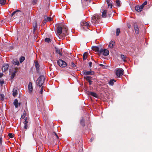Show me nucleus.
I'll list each match as a JSON object with an SVG mask.
<instances>
[{"instance_id": "obj_1", "label": "nucleus", "mask_w": 152, "mask_h": 152, "mask_svg": "<svg viewBox=\"0 0 152 152\" xmlns=\"http://www.w3.org/2000/svg\"><path fill=\"white\" fill-rule=\"evenodd\" d=\"M90 27V23L88 22H86L85 21H83L81 22V27L82 29L84 30L87 31L89 29Z\"/></svg>"}, {"instance_id": "obj_2", "label": "nucleus", "mask_w": 152, "mask_h": 152, "mask_svg": "<svg viewBox=\"0 0 152 152\" xmlns=\"http://www.w3.org/2000/svg\"><path fill=\"white\" fill-rule=\"evenodd\" d=\"M100 16L97 14H94L92 17L91 22L93 23H99L100 21Z\"/></svg>"}, {"instance_id": "obj_3", "label": "nucleus", "mask_w": 152, "mask_h": 152, "mask_svg": "<svg viewBox=\"0 0 152 152\" xmlns=\"http://www.w3.org/2000/svg\"><path fill=\"white\" fill-rule=\"evenodd\" d=\"M45 79V77L43 76H39L37 80V85L40 87L44 82Z\"/></svg>"}, {"instance_id": "obj_4", "label": "nucleus", "mask_w": 152, "mask_h": 152, "mask_svg": "<svg viewBox=\"0 0 152 152\" xmlns=\"http://www.w3.org/2000/svg\"><path fill=\"white\" fill-rule=\"evenodd\" d=\"M58 64L61 67H65L67 66L66 63L61 59H59L57 62Z\"/></svg>"}, {"instance_id": "obj_5", "label": "nucleus", "mask_w": 152, "mask_h": 152, "mask_svg": "<svg viewBox=\"0 0 152 152\" xmlns=\"http://www.w3.org/2000/svg\"><path fill=\"white\" fill-rule=\"evenodd\" d=\"M124 73V71L122 69H118L115 72V74L118 77H120Z\"/></svg>"}, {"instance_id": "obj_6", "label": "nucleus", "mask_w": 152, "mask_h": 152, "mask_svg": "<svg viewBox=\"0 0 152 152\" xmlns=\"http://www.w3.org/2000/svg\"><path fill=\"white\" fill-rule=\"evenodd\" d=\"M109 53V50L107 49H103L101 48L100 50V53L102 54L105 56L108 55Z\"/></svg>"}, {"instance_id": "obj_7", "label": "nucleus", "mask_w": 152, "mask_h": 152, "mask_svg": "<svg viewBox=\"0 0 152 152\" xmlns=\"http://www.w3.org/2000/svg\"><path fill=\"white\" fill-rule=\"evenodd\" d=\"M87 94L88 95H91L95 98H98V95L95 92L88 91H87Z\"/></svg>"}, {"instance_id": "obj_8", "label": "nucleus", "mask_w": 152, "mask_h": 152, "mask_svg": "<svg viewBox=\"0 0 152 152\" xmlns=\"http://www.w3.org/2000/svg\"><path fill=\"white\" fill-rule=\"evenodd\" d=\"M63 31V29L62 27L61 26H58L57 28V32L58 34L59 35L62 34Z\"/></svg>"}, {"instance_id": "obj_9", "label": "nucleus", "mask_w": 152, "mask_h": 152, "mask_svg": "<svg viewBox=\"0 0 152 152\" xmlns=\"http://www.w3.org/2000/svg\"><path fill=\"white\" fill-rule=\"evenodd\" d=\"M63 31V34H64V35L65 36L68 34L67 33V27L65 26L64 25L62 27Z\"/></svg>"}, {"instance_id": "obj_10", "label": "nucleus", "mask_w": 152, "mask_h": 152, "mask_svg": "<svg viewBox=\"0 0 152 152\" xmlns=\"http://www.w3.org/2000/svg\"><path fill=\"white\" fill-rule=\"evenodd\" d=\"M94 72L91 70L90 71H84L83 73V74L84 75H93L94 74Z\"/></svg>"}, {"instance_id": "obj_11", "label": "nucleus", "mask_w": 152, "mask_h": 152, "mask_svg": "<svg viewBox=\"0 0 152 152\" xmlns=\"http://www.w3.org/2000/svg\"><path fill=\"white\" fill-rule=\"evenodd\" d=\"M28 89L29 92L31 93L33 91V86L32 83L31 82H30L28 86Z\"/></svg>"}, {"instance_id": "obj_12", "label": "nucleus", "mask_w": 152, "mask_h": 152, "mask_svg": "<svg viewBox=\"0 0 152 152\" xmlns=\"http://www.w3.org/2000/svg\"><path fill=\"white\" fill-rule=\"evenodd\" d=\"M134 27L136 34H138L139 32V29L138 28V26H137V23H134Z\"/></svg>"}, {"instance_id": "obj_13", "label": "nucleus", "mask_w": 152, "mask_h": 152, "mask_svg": "<svg viewBox=\"0 0 152 152\" xmlns=\"http://www.w3.org/2000/svg\"><path fill=\"white\" fill-rule=\"evenodd\" d=\"M115 42L114 41H111L109 43L108 47L109 48H113L115 46Z\"/></svg>"}, {"instance_id": "obj_14", "label": "nucleus", "mask_w": 152, "mask_h": 152, "mask_svg": "<svg viewBox=\"0 0 152 152\" xmlns=\"http://www.w3.org/2000/svg\"><path fill=\"white\" fill-rule=\"evenodd\" d=\"M18 104L19 106H20V103H18V99H15L13 102V104L15 105L16 108H18Z\"/></svg>"}, {"instance_id": "obj_15", "label": "nucleus", "mask_w": 152, "mask_h": 152, "mask_svg": "<svg viewBox=\"0 0 152 152\" xmlns=\"http://www.w3.org/2000/svg\"><path fill=\"white\" fill-rule=\"evenodd\" d=\"M9 67V65L7 64H5L3 65L2 68V70L3 72H5L7 70Z\"/></svg>"}, {"instance_id": "obj_16", "label": "nucleus", "mask_w": 152, "mask_h": 152, "mask_svg": "<svg viewBox=\"0 0 152 152\" xmlns=\"http://www.w3.org/2000/svg\"><path fill=\"white\" fill-rule=\"evenodd\" d=\"M101 48H99L98 47L93 46L92 47V49L96 52H99L100 53V50Z\"/></svg>"}, {"instance_id": "obj_17", "label": "nucleus", "mask_w": 152, "mask_h": 152, "mask_svg": "<svg viewBox=\"0 0 152 152\" xmlns=\"http://www.w3.org/2000/svg\"><path fill=\"white\" fill-rule=\"evenodd\" d=\"M107 10H104L102 12V17L103 18H106L107 16Z\"/></svg>"}, {"instance_id": "obj_18", "label": "nucleus", "mask_w": 152, "mask_h": 152, "mask_svg": "<svg viewBox=\"0 0 152 152\" xmlns=\"http://www.w3.org/2000/svg\"><path fill=\"white\" fill-rule=\"evenodd\" d=\"M18 94V92L17 91L16 89H14L12 91V95L13 96L15 97Z\"/></svg>"}, {"instance_id": "obj_19", "label": "nucleus", "mask_w": 152, "mask_h": 152, "mask_svg": "<svg viewBox=\"0 0 152 152\" xmlns=\"http://www.w3.org/2000/svg\"><path fill=\"white\" fill-rule=\"evenodd\" d=\"M135 8V10L138 12H140L142 11L139 6L137 5L136 6Z\"/></svg>"}, {"instance_id": "obj_20", "label": "nucleus", "mask_w": 152, "mask_h": 152, "mask_svg": "<svg viewBox=\"0 0 152 152\" xmlns=\"http://www.w3.org/2000/svg\"><path fill=\"white\" fill-rule=\"evenodd\" d=\"M88 53H85L83 55V60H86L87 58Z\"/></svg>"}, {"instance_id": "obj_21", "label": "nucleus", "mask_w": 152, "mask_h": 152, "mask_svg": "<svg viewBox=\"0 0 152 152\" xmlns=\"http://www.w3.org/2000/svg\"><path fill=\"white\" fill-rule=\"evenodd\" d=\"M24 124H28V121H29L28 118L27 117H26L24 119Z\"/></svg>"}, {"instance_id": "obj_22", "label": "nucleus", "mask_w": 152, "mask_h": 152, "mask_svg": "<svg viewBox=\"0 0 152 152\" xmlns=\"http://www.w3.org/2000/svg\"><path fill=\"white\" fill-rule=\"evenodd\" d=\"M35 66L37 70L38 71L39 69V65L38 61H36L35 62Z\"/></svg>"}, {"instance_id": "obj_23", "label": "nucleus", "mask_w": 152, "mask_h": 152, "mask_svg": "<svg viewBox=\"0 0 152 152\" xmlns=\"http://www.w3.org/2000/svg\"><path fill=\"white\" fill-rule=\"evenodd\" d=\"M80 124L83 126H84L85 125L84 120L83 118L81 119L80 121Z\"/></svg>"}, {"instance_id": "obj_24", "label": "nucleus", "mask_w": 152, "mask_h": 152, "mask_svg": "<svg viewBox=\"0 0 152 152\" xmlns=\"http://www.w3.org/2000/svg\"><path fill=\"white\" fill-rule=\"evenodd\" d=\"M116 82V81L115 80H111L109 82V84L110 85L113 86L114 84V82Z\"/></svg>"}, {"instance_id": "obj_25", "label": "nucleus", "mask_w": 152, "mask_h": 152, "mask_svg": "<svg viewBox=\"0 0 152 152\" xmlns=\"http://www.w3.org/2000/svg\"><path fill=\"white\" fill-rule=\"evenodd\" d=\"M26 112L25 110H24V111L23 112V114L21 116V119L25 118H26L25 117L26 116Z\"/></svg>"}, {"instance_id": "obj_26", "label": "nucleus", "mask_w": 152, "mask_h": 152, "mask_svg": "<svg viewBox=\"0 0 152 152\" xmlns=\"http://www.w3.org/2000/svg\"><path fill=\"white\" fill-rule=\"evenodd\" d=\"M121 59L124 61V62L126 61V60H125L126 58V56H125L123 55H121Z\"/></svg>"}, {"instance_id": "obj_27", "label": "nucleus", "mask_w": 152, "mask_h": 152, "mask_svg": "<svg viewBox=\"0 0 152 152\" xmlns=\"http://www.w3.org/2000/svg\"><path fill=\"white\" fill-rule=\"evenodd\" d=\"M52 18L51 17H48L47 18V19H45L44 20L46 21H50L52 20Z\"/></svg>"}, {"instance_id": "obj_28", "label": "nucleus", "mask_w": 152, "mask_h": 152, "mask_svg": "<svg viewBox=\"0 0 152 152\" xmlns=\"http://www.w3.org/2000/svg\"><path fill=\"white\" fill-rule=\"evenodd\" d=\"M25 59V57L23 56H21L20 58V62L21 63L22 62H23Z\"/></svg>"}, {"instance_id": "obj_29", "label": "nucleus", "mask_w": 152, "mask_h": 152, "mask_svg": "<svg viewBox=\"0 0 152 152\" xmlns=\"http://www.w3.org/2000/svg\"><path fill=\"white\" fill-rule=\"evenodd\" d=\"M120 32V29L119 28H117L116 31V36H118Z\"/></svg>"}, {"instance_id": "obj_30", "label": "nucleus", "mask_w": 152, "mask_h": 152, "mask_svg": "<svg viewBox=\"0 0 152 152\" xmlns=\"http://www.w3.org/2000/svg\"><path fill=\"white\" fill-rule=\"evenodd\" d=\"M6 3L5 0H0V4L2 5H4Z\"/></svg>"}, {"instance_id": "obj_31", "label": "nucleus", "mask_w": 152, "mask_h": 152, "mask_svg": "<svg viewBox=\"0 0 152 152\" xmlns=\"http://www.w3.org/2000/svg\"><path fill=\"white\" fill-rule=\"evenodd\" d=\"M116 5L118 7H120V1L119 0H117L116 2Z\"/></svg>"}, {"instance_id": "obj_32", "label": "nucleus", "mask_w": 152, "mask_h": 152, "mask_svg": "<svg viewBox=\"0 0 152 152\" xmlns=\"http://www.w3.org/2000/svg\"><path fill=\"white\" fill-rule=\"evenodd\" d=\"M84 79H86L88 80H90L91 78V77H90L89 76H87V75H86V76H84Z\"/></svg>"}, {"instance_id": "obj_33", "label": "nucleus", "mask_w": 152, "mask_h": 152, "mask_svg": "<svg viewBox=\"0 0 152 152\" xmlns=\"http://www.w3.org/2000/svg\"><path fill=\"white\" fill-rule=\"evenodd\" d=\"M0 99L3 101L4 100V95L3 94H1L0 95Z\"/></svg>"}, {"instance_id": "obj_34", "label": "nucleus", "mask_w": 152, "mask_h": 152, "mask_svg": "<svg viewBox=\"0 0 152 152\" xmlns=\"http://www.w3.org/2000/svg\"><path fill=\"white\" fill-rule=\"evenodd\" d=\"M45 41L46 42L49 43L50 42V40L49 38H47L45 39Z\"/></svg>"}, {"instance_id": "obj_35", "label": "nucleus", "mask_w": 152, "mask_h": 152, "mask_svg": "<svg viewBox=\"0 0 152 152\" xmlns=\"http://www.w3.org/2000/svg\"><path fill=\"white\" fill-rule=\"evenodd\" d=\"M8 136L10 138H12L14 137V134L12 133H10L8 134Z\"/></svg>"}, {"instance_id": "obj_36", "label": "nucleus", "mask_w": 152, "mask_h": 152, "mask_svg": "<svg viewBox=\"0 0 152 152\" xmlns=\"http://www.w3.org/2000/svg\"><path fill=\"white\" fill-rule=\"evenodd\" d=\"M14 64L16 65H18L19 64V63L18 60L14 61Z\"/></svg>"}, {"instance_id": "obj_37", "label": "nucleus", "mask_w": 152, "mask_h": 152, "mask_svg": "<svg viewBox=\"0 0 152 152\" xmlns=\"http://www.w3.org/2000/svg\"><path fill=\"white\" fill-rule=\"evenodd\" d=\"M112 12L111 11H110L109 12L107 11V14L108 15L109 17H111L112 16Z\"/></svg>"}, {"instance_id": "obj_38", "label": "nucleus", "mask_w": 152, "mask_h": 152, "mask_svg": "<svg viewBox=\"0 0 152 152\" xmlns=\"http://www.w3.org/2000/svg\"><path fill=\"white\" fill-rule=\"evenodd\" d=\"M56 52L57 53L59 54L60 55H62L61 53L60 52V50L59 49H57L56 50Z\"/></svg>"}, {"instance_id": "obj_39", "label": "nucleus", "mask_w": 152, "mask_h": 152, "mask_svg": "<svg viewBox=\"0 0 152 152\" xmlns=\"http://www.w3.org/2000/svg\"><path fill=\"white\" fill-rule=\"evenodd\" d=\"M20 11L19 10H17V11H15L14 12H13L11 14V16H12L14 15L17 12H19Z\"/></svg>"}, {"instance_id": "obj_40", "label": "nucleus", "mask_w": 152, "mask_h": 152, "mask_svg": "<svg viewBox=\"0 0 152 152\" xmlns=\"http://www.w3.org/2000/svg\"><path fill=\"white\" fill-rule=\"evenodd\" d=\"M71 65L72 67H75L76 66V65L73 62H71Z\"/></svg>"}, {"instance_id": "obj_41", "label": "nucleus", "mask_w": 152, "mask_h": 152, "mask_svg": "<svg viewBox=\"0 0 152 152\" xmlns=\"http://www.w3.org/2000/svg\"><path fill=\"white\" fill-rule=\"evenodd\" d=\"M16 72H14L13 73H12V74L11 75V78H13L14 77Z\"/></svg>"}, {"instance_id": "obj_42", "label": "nucleus", "mask_w": 152, "mask_h": 152, "mask_svg": "<svg viewBox=\"0 0 152 152\" xmlns=\"http://www.w3.org/2000/svg\"><path fill=\"white\" fill-rule=\"evenodd\" d=\"M106 1L107 4L110 3V5H111L110 3H112L111 0H106Z\"/></svg>"}, {"instance_id": "obj_43", "label": "nucleus", "mask_w": 152, "mask_h": 152, "mask_svg": "<svg viewBox=\"0 0 152 152\" xmlns=\"http://www.w3.org/2000/svg\"><path fill=\"white\" fill-rule=\"evenodd\" d=\"M110 4H111L110 5V3L109 4H108V8H110V9H111V8H112V3H110Z\"/></svg>"}, {"instance_id": "obj_44", "label": "nucleus", "mask_w": 152, "mask_h": 152, "mask_svg": "<svg viewBox=\"0 0 152 152\" xmlns=\"http://www.w3.org/2000/svg\"><path fill=\"white\" fill-rule=\"evenodd\" d=\"M24 124V128L25 129H26L28 128V124Z\"/></svg>"}, {"instance_id": "obj_45", "label": "nucleus", "mask_w": 152, "mask_h": 152, "mask_svg": "<svg viewBox=\"0 0 152 152\" xmlns=\"http://www.w3.org/2000/svg\"><path fill=\"white\" fill-rule=\"evenodd\" d=\"M43 92V86H42L41 88V90L40 91V93L42 94Z\"/></svg>"}, {"instance_id": "obj_46", "label": "nucleus", "mask_w": 152, "mask_h": 152, "mask_svg": "<svg viewBox=\"0 0 152 152\" xmlns=\"http://www.w3.org/2000/svg\"><path fill=\"white\" fill-rule=\"evenodd\" d=\"M144 6L142 4L140 6V9L142 10V9H143Z\"/></svg>"}, {"instance_id": "obj_47", "label": "nucleus", "mask_w": 152, "mask_h": 152, "mask_svg": "<svg viewBox=\"0 0 152 152\" xmlns=\"http://www.w3.org/2000/svg\"><path fill=\"white\" fill-rule=\"evenodd\" d=\"M89 66L91 67L92 65V63L91 62H90L88 63Z\"/></svg>"}, {"instance_id": "obj_48", "label": "nucleus", "mask_w": 152, "mask_h": 152, "mask_svg": "<svg viewBox=\"0 0 152 152\" xmlns=\"http://www.w3.org/2000/svg\"><path fill=\"white\" fill-rule=\"evenodd\" d=\"M36 3H37V0H33V4H35Z\"/></svg>"}, {"instance_id": "obj_49", "label": "nucleus", "mask_w": 152, "mask_h": 152, "mask_svg": "<svg viewBox=\"0 0 152 152\" xmlns=\"http://www.w3.org/2000/svg\"><path fill=\"white\" fill-rule=\"evenodd\" d=\"M147 4V2L146 1H145L143 3V4H142L144 6H145V5H146Z\"/></svg>"}, {"instance_id": "obj_50", "label": "nucleus", "mask_w": 152, "mask_h": 152, "mask_svg": "<svg viewBox=\"0 0 152 152\" xmlns=\"http://www.w3.org/2000/svg\"><path fill=\"white\" fill-rule=\"evenodd\" d=\"M2 138H0V145L2 143Z\"/></svg>"}, {"instance_id": "obj_51", "label": "nucleus", "mask_w": 152, "mask_h": 152, "mask_svg": "<svg viewBox=\"0 0 152 152\" xmlns=\"http://www.w3.org/2000/svg\"><path fill=\"white\" fill-rule=\"evenodd\" d=\"M3 75L2 73H0V78L1 77L3 76Z\"/></svg>"}, {"instance_id": "obj_52", "label": "nucleus", "mask_w": 152, "mask_h": 152, "mask_svg": "<svg viewBox=\"0 0 152 152\" xmlns=\"http://www.w3.org/2000/svg\"><path fill=\"white\" fill-rule=\"evenodd\" d=\"M34 31H35V28H37V25H36L34 27Z\"/></svg>"}, {"instance_id": "obj_53", "label": "nucleus", "mask_w": 152, "mask_h": 152, "mask_svg": "<svg viewBox=\"0 0 152 152\" xmlns=\"http://www.w3.org/2000/svg\"><path fill=\"white\" fill-rule=\"evenodd\" d=\"M99 65V66H101L102 67L104 66V65H103V64H100Z\"/></svg>"}, {"instance_id": "obj_54", "label": "nucleus", "mask_w": 152, "mask_h": 152, "mask_svg": "<svg viewBox=\"0 0 152 152\" xmlns=\"http://www.w3.org/2000/svg\"><path fill=\"white\" fill-rule=\"evenodd\" d=\"M4 83V82L3 81H0V83L1 84H3Z\"/></svg>"}, {"instance_id": "obj_55", "label": "nucleus", "mask_w": 152, "mask_h": 152, "mask_svg": "<svg viewBox=\"0 0 152 152\" xmlns=\"http://www.w3.org/2000/svg\"><path fill=\"white\" fill-rule=\"evenodd\" d=\"M55 135L56 136V137H57V138H58V136L57 135V134L56 133H55Z\"/></svg>"}, {"instance_id": "obj_56", "label": "nucleus", "mask_w": 152, "mask_h": 152, "mask_svg": "<svg viewBox=\"0 0 152 152\" xmlns=\"http://www.w3.org/2000/svg\"><path fill=\"white\" fill-rule=\"evenodd\" d=\"M90 141L91 142H92V138L90 139Z\"/></svg>"}, {"instance_id": "obj_57", "label": "nucleus", "mask_w": 152, "mask_h": 152, "mask_svg": "<svg viewBox=\"0 0 152 152\" xmlns=\"http://www.w3.org/2000/svg\"><path fill=\"white\" fill-rule=\"evenodd\" d=\"M128 28H130V26H128Z\"/></svg>"}]
</instances>
